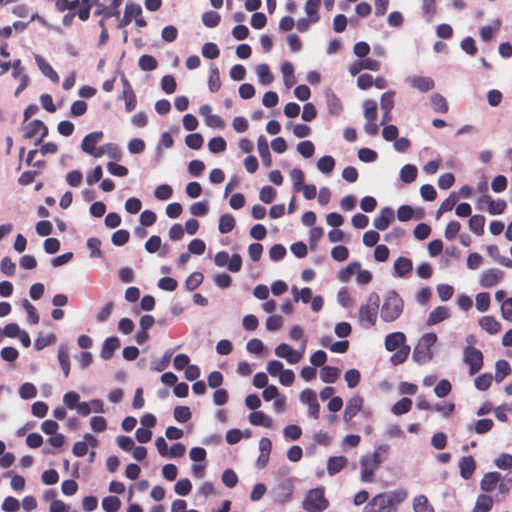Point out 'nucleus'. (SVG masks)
<instances>
[{
    "mask_svg": "<svg viewBox=\"0 0 512 512\" xmlns=\"http://www.w3.org/2000/svg\"><path fill=\"white\" fill-rule=\"evenodd\" d=\"M129 238V232L125 229H120L113 233L111 241L116 246H123L129 241Z\"/></svg>",
    "mask_w": 512,
    "mask_h": 512,
    "instance_id": "59",
    "label": "nucleus"
},
{
    "mask_svg": "<svg viewBox=\"0 0 512 512\" xmlns=\"http://www.w3.org/2000/svg\"><path fill=\"white\" fill-rule=\"evenodd\" d=\"M493 377L490 373H484L475 378V387L478 390L486 391L492 384Z\"/></svg>",
    "mask_w": 512,
    "mask_h": 512,
    "instance_id": "52",
    "label": "nucleus"
},
{
    "mask_svg": "<svg viewBox=\"0 0 512 512\" xmlns=\"http://www.w3.org/2000/svg\"><path fill=\"white\" fill-rule=\"evenodd\" d=\"M97 2V0H57L56 5L61 11L75 10L79 19L86 21L90 15L91 7Z\"/></svg>",
    "mask_w": 512,
    "mask_h": 512,
    "instance_id": "6",
    "label": "nucleus"
},
{
    "mask_svg": "<svg viewBox=\"0 0 512 512\" xmlns=\"http://www.w3.org/2000/svg\"><path fill=\"white\" fill-rule=\"evenodd\" d=\"M327 104H328L330 113L333 115H339L343 110L342 103H341L340 99L337 96H335L334 94L329 95L327 97Z\"/></svg>",
    "mask_w": 512,
    "mask_h": 512,
    "instance_id": "62",
    "label": "nucleus"
},
{
    "mask_svg": "<svg viewBox=\"0 0 512 512\" xmlns=\"http://www.w3.org/2000/svg\"><path fill=\"white\" fill-rule=\"evenodd\" d=\"M321 5V0H307L305 4V12L310 18L312 23H317L320 20L318 10Z\"/></svg>",
    "mask_w": 512,
    "mask_h": 512,
    "instance_id": "32",
    "label": "nucleus"
},
{
    "mask_svg": "<svg viewBox=\"0 0 512 512\" xmlns=\"http://www.w3.org/2000/svg\"><path fill=\"white\" fill-rule=\"evenodd\" d=\"M413 268L412 261L406 257H399L394 263V270L398 277H406Z\"/></svg>",
    "mask_w": 512,
    "mask_h": 512,
    "instance_id": "27",
    "label": "nucleus"
},
{
    "mask_svg": "<svg viewBox=\"0 0 512 512\" xmlns=\"http://www.w3.org/2000/svg\"><path fill=\"white\" fill-rule=\"evenodd\" d=\"M120 347V340L117 337L107 338L102 346L100 356L104 360H109L113 357L115 351Z\"/></svg>",
    "mask_w": 512,
    "mask_h": 512,
    "instance_id": "21",
    "label": "nucleus"
},
{
    "mask_svg": "<svg viewBox=\"0 0 512 512\" xmlns=\"http://www.w3.org/2000/svg\"><path fill=\"white\" fill-rule=\"evenodd\" d=\"M203 141V137L199 133L189 134L185 138L186 145L194 150L200 149L203 145Z\"/></svg>",
    "mask_w": 512,
    "mask_h": 512,
    "instance_id": "60",
    "label": "nucleus"
},
{
    "mask_svg": "<svg viewBox=\"0 0 512 512\" xmlns=\"http://www.w3.org/2000/svg\"><path fill=\"white\" fill-rule=\"evenodd\" d=\"M385 348L388 351H395L390 357V362L394 366L404 363L409 354L410 346L406 344V336L403 332H393L385 337Z\"/></svg>",
    "mask_w": 512,
    "mask_h": 512,
    "instance_id": "1",
    "label": "nucleus"
},
{
    "mask_svg": "<svg viewBox=\"0 0 512 512\" xmlns=\"http://www.w3.org/2000/svg\"><path fill=\"white\" fill-rule=\"evenodd\" d=\"M493 498L488 494H480L475 502L472 512H489L493 507Z\"/></svg>",
    "mask_w": 512,
    "mask_h": 512,
    "instance_id": "29",
    "label": "nucleus"
},
{
    "mask_svg": "<svg viewBox=\"0 0 512 512\" xmlns=\"http://www.w3.org/2000/svg\"><path fill=\"white\" fill-rule=\"evenodd\" d=\"M503 275L504 273L501 270L488 269L482 274L480 284L483 287H493L502 279Z\"/></svg>",
    "mask_w": 512,
    "mask_h": 512,
    "instance_id": "20",
    "label": "nucleus"
},
{
    "mask_svg": "<svg viewBox=\"0 0 512 512\" xmlns=\"http://www.w3.org/2000/svg\"><path fill=\"white\" fill-rule=\"evenodd\" d=\"M361 474L360 479L364 483H373L375 481V471L380 466L368 454L364 455L360 460Z\"/></svg>",
    "mask_w": 512,
    "mask_h": 512,
    "instance_id": "12",
    "label": "nucleus"
},
{
    "mask_svg": "<svg viewBox=\"0 0 512 512\" xmlns=\"http://www.w3.org/2000/svg\"><path fill=\"white\" fill-rule=\"evenodd\" d=\"M430 100H431L432 108L435 112H438V113H447L448 112V109H449L448 103L442 95H440L438 93H434L431 95Z\"/></svg>",
    "mask_w": 512,
    "mask_h": 512,
    "instance_id": "42",
    "label": "nucleus"
},
{
    "mask_svg": "<svg viewBox=\"0 0 512 512\" xmlns=\"http://www.w3.org/2000/svg\"><path fill=\"white\" fill-rule=\"evenodd\" d=\"M208 87L213 93L219 91L221 87L219 69L215 65H211L209 69Z\"/></svg>",
    "mask_w": 512,
    "mask_h": 512,
    "instance_id": "38",
    "label": "nucleus"
},
{
    "mask_svg": "<svg viewBox=\"0 0 512 512\" xmlns=\"http://www.w3.org/2000/svg\"><path fill=\"white\" fill-rule=\"evenodd\" d=\"M256 73H257L260 83L263 85L271 84L274 79L269 66L265 63L259 64L256 67Z\"/></svg>",
    "mask_w": 512,
    "mask_h": 512,
    "instance_id": "41",
    "label": "nucleus"
},
{
    "mask_svg": "<svg viewBox=\"0 0 512 512\" xmlns=\"http://www.w3.org/2000/svg\"><path fill=\"white\" fill-rule=\"evenodd\" d=\"M236 225V221L231 214H223L219 218V232L222 234H227L231 232Z\"/></svg>",
    "mask_w": 512,
    "mask_h": 512,
    "instance_id": "40",
    "label": "nucleus"
},
{
    "mask_svg": "<svg viewBox=\"0 0 512 512\" xmlns=\"http://www.w3.org/2000/svg\"><path fill=\"white\" fill-rule=\"evenodd\" d=\"M301 402L309 407V416L313 419H318L320 415V405L317 400L316 393L311 389H305L300 394Z\"/></svg>",
    "mask_w": 512,
    "mask_h": 512,
    "instance_id": "13",
    "label": "nucleus"
},
{
    "mask_svg": "<svg viewBox=\"0 0 512 512\" xmlns=\"http://www.w3.org/2000/svg\"><path fill=\"white\" fill-rule=\"evenodd\" d=\"M463 360L469 366L470 375L476 374L483 367V354L473 346H467L464 349Z\"/></svg>",
    "mask_w": 512,
    "mask_h": 512,
    "instance_id": "8",
    "label": "nucleus"
},
{
    "mask_svg": "<svg viewBox=\"0 0 512 512\" xmlns=\"http://www.w3.org/2000/svg\"><path fill=\"white\" fill-rule=\"evenodd\" d=\"M414 512H435L434 507L425 495H418L413 500Z\"/></svg>",
    "mask_w": 512,
    "mask_h": 512,
    "instance_id": "34",
    "label": "nucleus"
},
{
    "mask_svg": "<svg viewBox=\"0 0 512 512\" xmlns=\"http://www.w3.org/2000/svg\"><path fill=\"white\" fill-rule=\"evenodd\" d=\"M348 464V459L344 456H332L327 461V471L329 475H335L344 469Z\"/></svg>",
    "mask_w": 512,
    "mask_h": 512,
    "instance_id": "25",
    "label": "nucleus"
},
{
    "mask_svg": "<svg viewBox=\"0 0 512 512\" xmlns=\"http://www.w3.org/2000/svg\"><path fill=\"white\" fill-rule=\"evenodd\" d=\"M511 373V367L508 361L500 359L495 364V381L501 382L506 376Z\"/></svg>",
    "mask_w": 512,
    "mask_h": 512,
    "instance_id": "39",
    "label": "nucleus"
},
{
    "mask_svg": "<svg viewBox=\"0 0 512 512\" xmlns=\"http://www.w3.org/2000/svg\"><path fill=\"white\" fill-rule=\"evenodd\" d=\"M479 325L489 334H497L501 330V324L493 316H483L479 320Z\"/></svg>",
    "mask_w": 512,
    "mask_h": 512,
    "instance_id": "30",
    "label": "nucleus"
},
{
    "mask_svg": "<svg viewBox=\"0 0 512 512\" xmlns=\"http://www.w3.org/2000/svg\"><path fill=\"white\" fill-rule=\"evenodd\" d=\"M364 106V117L367 121H376L377 119V103L375 100H366Z\"/></svg>",
    "mask_w": 512,
    "mask_h": 512,
    "instance_id": "47",
    "label": "nucleus"
},
{
    "mask_svg": "<svg viewBox=\"0 0 512 512\" xmlns=\"http://www.w3.org/2000/svg\"><path fill=\"white\" fill-rule=\"evenodd\" d=\"M303 508L308 512H321L328 508L329 501L325 497L323 487L311 489L307 492L303 503Z\"/></svg>",
    "mask_w": 512,
    "mask_h": 512,
    "instance_id": "5",
    "label": "nucleus"
},
{
    "mask_svg": "<svg viewBox=\"0 0 512 512\" xmlns=\"http://www.w3.org/2000/svg\"><path fill=\"white\" fill-rule=\"evenodd\" d=\"M258 152L263 161V164L266 167H269L271 165V154H270L267 140L262 135L258 138Z\"/></svg>",
    "mask_w": 512,
    "mask_h": 512,
    "instance_id": "36",
    "label": "nucleus"
},
{
    "mask_svg": "<svg viewBox=\"0 0 512 512\" xmlns=\"http://www.w3.org/2000/svg\"><path fill=\"white\" fill-rule=\"evenodd\" d=\"M353 274H357V282L362 285L368 284L372 280L371 272L362 270L359 262L349 263L345 270L339 272L338 278L342 282H347L349 277Z\"/></svg>",
    "mask_w": 512,
    "mask_h": 512,
    "instance_id": "7",
    "label": "nucleus"
},
{
    "mask_svg": "<svg viewBox=\"0 0 512 512\" xmlns=\"http://www.w3.org/2000/svg\"><path fill=\"white\" fill-rule=\"evenodd\" d=\"M363 403V397L360 395H354L348 400L343 415V419L346 423H350L352 419L361 411Z\"/></svg>",
    "mask_w": 512,
    "mask_h": 512,
    "instance_id": "15",
    "label": "nucleus"
},
{
    "mask_svg": "<svg viewBox=\"0 0 512 512\" xmlns=\"http://www.w3.org/2000/svg\"><path fill=\"white\" fill-rule=\"evenodd\" d=\"M437 341V335L433 332L424 334L416 344L412 358L418 364H426L433 358L432 347Z\"/></svg>",
    "mask_w": 512,
    "mask_h": 512,
    "instance_id": "3",
    "label": "nucleus"
},
{
    "mask_svg": "<svg viewBox=\"0 0 512 512\" xmlns=\"http://www.w3.org/2000/svg\"><path fill=\"white\" fill-rule=\"evenodd\" d=\"M304 351L305 342L299 351L294 350L289 344L286 343H281L275 348L276 356L286 359L290 364L298 363L302 359Z\"/></svg>",
    "mask_w": 512,
    "mask_h": 512,
    "instance_id": "11",
    "label": "nucleus"
},
{
    "mask_svg": "<svg viewBox=\"0 0 512 512\" xmlns=\"http://www.w3.org/2000/svg\"><path fill=\"white\" fill-rule=\"evenodd\" d=\"M23 138L24 139H32L37 134H40V137L35 141V145H40L43 139L48 135V128L44 124L43 121L35 119L29 122L24 127Z\"/></svg>",
    "mask_w": 512,
    "mask_h": 512,
    "instance_id": "9",
    "label": "nucleus"
},
{
    "mask_svg": "<svg viewBox=\"0 0 512 512\" xmlns=\"http://www.w3.org/2000/svg\"><path fill=\"white\" fill-rule=\"evenodd\" d=\"M335 167V160L332 156L325 155L317 162V168L324 174H330Z\"/></svg>",
    "mask_w": 512,
    "mask_h": 512,
    "instance_id": "46",
    "label": "nucleus"
},
{
    "mask_svg": "<svg viewBox=\"0 0 512 512\" xmlns=\"http://www.w3.org/2000/svg\"><path fill=\"white\" fill-rule=\"evenodd\" d=\"M380 67L381 64L378 60L365 58L354 61L349 67V72L352 76H356L362 70L379 71Z\"/></svg>",
    "mask_w": 512,
    "mask_h": 512,
    "instance_id": "14",
    "label": "nucleus"
},
{
    "mask_svg": "<svg viewBox=\"0 0 512 512\" xmlns=\"http://www.w3.org/2000/svg\"><path fill=\"white\" fill-rule=\"evenodd\" d=\"M161 88L167 94H172L177 88V83L172 75H165L161 79Z\"/></svg>",
    "mask_w": 512,
    "mask_h": 512,
    "instance_id": "63",
    "label": "nucleus"
},
{
    "mask_svg": "<svg viewBox=\"0 0 512 512\" xmlns=\"http://www.w3.org/2000/svg\"><path fill=\"white\" fill-rule=\"evenodd\" d=\"M281 72L283 74L285 86L287 88H291L296 83L293 64L291 62H284L281 66Z\"/></svg>",
    "mask_w": 512,
    "mask_h": 512,
    "instance_id": "37",
    "label": "nucleus"
},
{
    "mask_svg": "<svg viewBox=\"0 0 512 512\" xmlns=\"http://www.w3.org/2000/svg\"><path fill=\"white\" fill-rule=\"evenodd\" d=\"M389 451L390 446L388 444H381L373 453L368 455L380 465L388 458Z\"/></svg>",
    "mask_w": 512,
    "mask_h": 512,
    "instance_id": "45",
    "label": "nucleus"
},
{
    "mask_svg": "<svg viewBox=\"0 0 512 512\" xmlns=\"http://www.w3.org/2000/svg\"><path fill=\"white\" fill-rule=\"evenodd\" d=\"M417 177V168L414 165L406 164L400 170V178L404 183H411Z\"/></svg>",
    "mask_w": 512,
    "mask_h": 512,
    "instance_id": "44",
    "label": "nucleus"
},
{
    "mask_svg": "<svg viewBox=\"0 0 512 512\" xmlns=\"http://www.w3.org/2000/svg\"><path fill=\"white\" fill-rule=\"evenodd\" d=\"M485 217L483 215H473L468 221L469 229L478 236L484 233Z\"/></svg>",
    "mask_w": 512,
    "mask_h": 512,
    "instance_id": "35",
    "label": "nucleus"
},
{
    "mask_svg": "<svg viewBox=\"0 0 512 512\" xmlns=\"http://www.w3.org/2000/svg\"><path fill=\"white\" fill-rule=\"evenodd\" d=\"M411 84L414 88L421 92H428L435 86L434 80L430 77L415 76L411 79Z\"/></svg>",
    "mask_w": 512,
    "mask_h": 512,
    "instance_id": "31",
    "label": "nucleus"
},
{
    "mask_svg": "<svg viewBox=\"0 0 512 512\" xmlns=\"http://www.w3.org/2000/svg\"><path fill=\"white\" fill-rule=\"evenodd\" d=\"M380 306V296L376 292L369 294L366 304L359 309L358 318L362 326L369 328L376 324L378 310Z\"/></svg>",
    "mask_w": 512,
    "mask_h": 512,
    "instance_id": "2",
    "label": "nucleus"
},
{
    "mask_svg": "<svg viewBox=\"0 0 512 512\" xmlns=\"http://www.w3.org/2000/svg\"><path fill=\"white\" fill-rule=\"evenodd\" d=\"M291 179L293 181L294 191L299 192L301 190L302 185H304V172L300 168H294L291 171Z\"/></svg>",
    "mask_w": 512,
    "mask_h": 512,
    "instance_id": "54",
    "label": "nucleus"
},
{
    "mask_svg": "<svg viewBox=\"0 0 512 512\" xmlns=\"http://www.w3.org/2000/svg\"><path fill=\"white\" fill-rule=\"evenodd\" d=\"M220 50L215 43L208 42L202 47V55L207 59H216L219 57Z\"/></svg>",
    "mask_w": 512,
    "mask_h": 512,
    "instance_id": "58",
    "label": "nucleus"
},
{
    "mask_svg": "<svg viewBox=\"0 0 512 512\" xmlns=\"http://www.w3.org/2000/svg\"><path fill=\"white\" fill-rule=\"evenodd\" d=\"M174 418L180 423H185L191 419V411L187 406H176L174 409Z\"/></svg>",
    "mask_w": 512,
    "mask_h": 512,
    "instance_id": "56",
    "label": "nucleus"
},
{
    "mask_svg": "<svg viewBox=\"0 0 512 512\" xmlns=\"http://www.w3.org/2000/svg\"><path fill=\"white\" fill-rule=\"evenodd\" d=\"M502 479L499 472H488L484 474L480 481V488L485 493L492 492Z\"/></svg>",
    "mask_w": 512,
    "mask_h": 512,
    "instance_id": "18",
    "label": "nucleus"
},
{
    "mask_svg": "<svg viewBox=\"0 0 512 512\" xmlns=\"http://www.w3.org/2000/svg\"><path fill=\"white\" fill-rule=\"evenodd\" d=\"M450 317L449 309L445 306H438L432 310L427 319V325L432 326L438 324Z\"/></svg>",
    "mask_w": 512,
    "mask_h": 512,
    "instance_id": "24",
    "label": "nucleus"
},
{
    "mask_svg": "<svg viewBox=\"0 0 512 512\" xmlns=\"http://www.w3.org/2000/svg\"><path fill=\"white\" fill-rule=\"evenodd\" d=\"M394 219V212L391 208L385 207L381 209L380 214L373 221V225L376 229L380 231L386 230L391 221Z\"/></svg>",
    "mask_w": 512,
    "mask_h": 512,
    "instance_id": "17",
    "label": "nucleus"
},
{
    "mask_svg": "<svg viewBox=\"0 0 512 512\" xmlns=\"http://www.w3.org/2000/svg\"><path fill=\"white\" fill-rule=\"evenodd\" d=\"M22 306L25 309V311L27 312L28 321L31 324H37L40 319L37 309L27 299L23 300Z\"/></svg>",
    "mask_w": 512,
    "mask_h": 512,
    "instance_id": "57",
    "label": "nucleus"
},
{
    "mask_svg": "<svg viewBox=\"0 0 512 512\" xmlns=\"http://www.w3.org/2000/svg\"><path fill=\"white\" fill-rule=\"evenodd\" d=\"M481 201L488 204V212L491 215L502 214L507 204L503 199L493 200L490 195H483Z\"/></svg>",
    "mask_w": 512,
    "mask_h": 512,
    "instance_id": "22",
    "label": "nucleus"
},
{
    "mask_svg": "<svg viewBox=\"0 0 512 512\" xmlns=\"http://www.w3.org/2000/svg\"><path fill=\"white\" fill-rule=\"evenodd\" d=\"M103 136L104 134L102 131H94L86 135L82 140L81 149L90 155L92 152H94L96 145L101 141Z\"/></svg>",
    "mask_w": 512,
    "mask_h": 512,
    "instance_id": "19",
    "label": "nucleus"
},
{
    "mask_svg": "<svg viewBox=\"0 0 512 512\" xmlns=\"http://www.w3.org/2000/svg\"><path fill=\"white\" fill-rule=\"evenodd\" d=\"M412 407V400L404 397L397 401L391 408V412L395 415H402L410 411Z\"/></svg>",
    "mask_w": 512,
    "mask_h": 512,
    "instance_id": "43",
    "label": "nucleus"
},
{
    "mask_svg": "<svg viewBox=\"0 0 512 512\" xmlns=\"http://www.w3.org/2000/svg\"><path fill=\"white\" fill-rule=\"evenodd\" d=\"M340 376V370L333 366H323L320 370V378L324 383H334Z\"/></svg>",
    "mask_w": 512,
    "mask_h": 512,
    "instance_id": "33",
    "label": "nucleus"
},
{
    "mask_svg": "<svg viewBox=\"0 0 512 512\" xmlns=\"http://www.w3.org/2000/svg\"><path fill=\"white\" fill-rule=\"evenodd\" d=\"M138 65L143 71H152L157 68L158 62L153 56L145 54L139 58Z\"/></svg>",
    "mask_w": 512,
    "mask_h": 512,
    "instance_id": "49",
    "label": "nucleus"
},
{
    "mask_svg": "<svg viewBox=\"0 0 512 512\" xmlns=\"http://www.w3.org/2000/svg\"><path fill=\"white\" fill-rule=\"evenodd\" d=\"M121 507V501L116 496H107L102 500V508L106 512H117Z\"/></svg>",
    "mask_w": 512,
    "mask_h": 512,
    "instance_id": "48",
    "label": "nucleus"
},
{
    "mask_svg": "<svg viewBox=\"0 0 512 512\" xmlns=\"http://www.w3.org/2000/svg\"><path fill=\"white\" fill-rule=\"evenodd\" d=\"M249 422L254 426H262L265 428H271L273 425V420L270 416L266 415L262 411H254L249 417Z\"/></svg>",
    "mask_w": 512,
    "mask_h": 512,
    "instance_id": "26",
    "label": "nucleus"
},
{
    "mask_svg": "<svg viewBox=\"0 0 512 512\" xmlns=\"http://www.w3.org/2000/svg\"><path fill=\"white\" fill-rule=\"evenodd\" d=\"M294 301L301 300L303 303H308L312 299V291L309 287H304L300 291L296 286L292 287Z\"/></svg>",
    "mask_w": 512,
    "mask_h": 512,
    "instance_id": "50",
    "label": "nucleus"
},
{
    "mask_svg": "<svg viewBox=\"0 0 512 512\" xmlns=\"http://www.w3.org/2000/svg\"><path fill=\"white\" fill-rule=\"evenodd\" d=\"M458 467L461 477L465 480H468L475 472L476 461L472 456H463L459 459Z\"/></svg>",
    "mask_w": 512,
    "mask_h": 512,
    "instance_id": "16",
    "label": "nucleus"
},
{
    "mask_svg": "<svg viewBox=\"0 0 512 512\" xmlns=\"http://www.w3.org/2000/svg\"><path fill=\"white\" fill-rule=\"evenodd\" d=\"M208 148L212 153H220L226 149V141L223 137H214L209 140Z\"/></svg>",
    "mask_w": 512,
    "mask_h": 512,
    "instance_id": "61",
    "label": "nucleus"
},
{
    "mask_svg": "<svg viewBox=\"0 0 512 512\" xmlns=\"http://www.w3.org/2000/svg\"><path fill=\"white\" fill-rule=\"evenodd\" d=\"M390 500L385 497V493H380L372 497L363 512H396L397 508L389 505Z\"/></svg>",
    "mask_w": 512,
    "mask_h": 512,
    "instance_id": "10",
    "label": "nucleus"
},
{
    "mask_svg": "<svg viewBox=\"0 0 512 512\" xmlns=\"http://www.w3.org/2000/svg\"><path fill=\"white\" fill-rule=\"evenodd\" d=\"M35 61L38 65V68L40 69V71L46 77H48L54 83L59 82V75L43 57H41L40 55H35Z\"/></svg>",
    "mask_w": 512,
    "mask_h": 512,
    "instance_id": "23",
    "label": "nucleus"
},
{
    "mask_svg": "<svg viewBox=\"0 0 512 512\" xmlns=\"http://www.w3.org/2000/svg\"><path fill=\"white\" fill-rule=\"evenodd\" d=\"M495 465L502 470H509L512 468V455L502 453L495 459Z\"/></svg>",
    "mask_w": 512,
    "mask_h": 512,
    "instance_id": "64",
    "label": "nucleus"
},
{
    "mask_svg": "<svg viewBox=\"0 0 512 512\" xmlns=\"http://www.w3.org/2000/svg\"><path fill=\"white\" fill-rule=\"evenodd\" d=\"M204 276L201 272L192 273L185 281L186 288L189 291L197 289L203 282Z\"/></svg>",
    "mask_w": 512,
    "mask_h": 512,
    "instance_id": "53",
    "label": "nucleus"
},
{
    "mask_svg": "<svg viewBox=\"0 0 512 512\" xmlns=\"http://www.w3.org/2000/svg\"><path fill=\"white\" fill-rule=\"evenodd\" d=\"M174 490L178 495L186 496L191 492L192 484L189 479L183 478L176 482Z\"/></svg>",
    "mask_w": 512,
    "mask_h": 512,
    "instance_id": "55",
    "label": "nucleus"
},
{
    "mask_svg": "<svg viewBox=\"0 0 512 512\" xmlns=\"http://www.w3.org/2000/svg\"><path fill=\"white\" fill-rule=\"evenodd\" d=\"M403 307L402 298L395 291L390 292L381 307L382 320L385 322L395 321L402 314Z\"/></svg>",
    "mask_w": 512,
    "mask_h": 512,
    "instance_id": "4",
    "label": "nucleus"
},
{
    "mask_svg": "<svg viewBox=\"0 0 512 512\" xmlns=\"http://www.w3.org/2000/svg\"><path fill=\"white\" fill-rule=\"evenodd\" d=\"M58 361L63 371L64 377L68 378L70 374V356L68 347L66 345H61L58 349Z\"/></svg>",
    "mask_w": 512,
    "mask_h": 512,
    "instance_id": "28",
    "label": "nucleus"
},
{
    "mask_svg": "<svg viewBox=\"0 0 512 512\" xmlns=\"http://www.w3.org/2000/svg\"><path fill=\"white\" fill-rule=\"evenodd\" d=\"M221 17L215 11H208L202 15V22L206 27L214 28L220 23Z\"/></svg>",
    "mask_w": 512,
    "mask_h": 512,
    "instance_id": "51",
    "label": "nucleus"
}]
</instances>
